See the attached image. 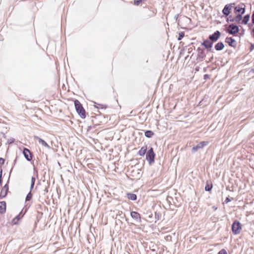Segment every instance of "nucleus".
<instances>
[{
  "label": "nucleus",
  "instance_id": "ddd939ff",
  "mask_svg": "<svg viewBox=\"0 0 254 254\" xmlns=\"http://www.w3.org/2000/svg\"><path fill=\"white\" fill-rule=\"evenodd\" d=\"M32 196H33V194H32V192H31V191H30L28 193V194H27V195L26 196L25 202V205L24 206H30V205H31L30 201L32 198Z\"/></svg>",
  "mask_w": 254,
  "mask_h": 254
},
{
  "label": "nucleus",
  "instance_id": "a18cd8bd",
  "mask_svg": "<svg viewBox=\"0 0 254 254\" xmlns=\"http://www.w3.org/2000/svg\"><path fill=\"white\" fill-rule=\"evenodd\" d=\"M253 25V23L252 24H249V28H251V27Z\"/></svg>",
  "mask_w": 254,
  "mask_h": 254
},
{
  "label": "nucleus",
  "instance_id": "cd10ccee",
  "mask_svg": "<svg viewBox=\"0 0 254 254\" xmlns=\"http://www.w3.org/2000/svg\"><path fill=\"white\" fill-rule=\"evenodd\" d=\"M218 254H227V253L225 249H222L219 252Z\"/></svg>",
  "mask_w": 254,
  "mask_h": 254
},
{
  "label": "nucleus",
  "instance_id": "412c9836",
  "mask_svg": "<svg viewBox=\"0 0 254 254\" xmlns=\"http://www.w3.org/2000/svg\"><path fill=\"white\" fill-rule=\"evenodd\" d=\"M154 132L150 130H146L144 132L145 136L147 138H151L154 135Z\"/></svg>",
  "mask_w": 254,
  "mask_h": 254
},
{
  "label": "nucleus",
  "instance_id": "f3484780",
  "mask_svg": "<svg viewBox=\"0 0 254 254\" xmlns=\"http://www.w3.org/2000/svg\"><path fill=\"white\" fill-rule=\"evenodd\" d=\"M147 145H144L142 146L140 149L138 151V154L139 155L141 156H144L145 154H146L147 151Z\"/></svg>",
  "mask_w": 254,
  "mask_h": 254
},
{
  "label": "nucleus",
  "instance_id": "e433bc0d",
  "mask_svg": "<svg viewBox=\"0 0 254 254\" xmlns=\"http://www.w3.org/2000/svg\"><path fill=\"white\" fill-rule=\"evenodd\" d=\"M254 49V44H252L250 47V50L252 51Z\"/></svg>",
  "mask_w": 254,
  "mask_h": 254
},
{
  "label": "nucleus",
  "instance_id": "a878e982",
  "mask_svg": "<svg viewBox=\"0 0 254 254\" xmlns=\"http://www.w3.org/2000/svg\"><path fill=\"white\" fill-rule=\"evenodd\" d=\"M227 17L226 21L227 22H234V17H233L232 15H230V14Z\"/></svg>",
  "mask_w": 254,
  "mask_h": 254
},
{
  "label": "nucleus",
  "instance_id": "72a5a7b5",
  "mask_svg": "<svg viewBox=\"0 0 254 254\" xmlns=\"http://www.w3.org/2000/svg\"><path fill=\"white\" fill-rule=\"evenodd\" d=\"M5 160L1 157H0V166L3 165L4 163Z\"/></svg>",
  "mask_w": 254,
  "mask_h": 254
},
{
  "label": "nucleus",
  "instance_id": "1a4fd4ad",
  "mask_svg": "<svg viewBox=\"0 0 254 254\" xmlns=\"http://www.w3.org/2000/svg\"><path fill=\"white\" fill-rule=\"evenodd\" d=\"M197 58L196 60L198 62H202L204 59L205 57H206V55L205 54L204 50L202 49H201L200 47H198L197 49Z\"/></svg>",
  "mask_w": 254,
  "mask_h": 254
},
{
  "label": "nucleus",
  "instance_id": "09e8293b",
  "mask_svg": "<svg viewBox=\"0 0 254 254\" xmlns=\"http://www.w3.org/2000/svg\"><path fill=\"white\" fill-rule=\"evenodd\" d=\"M91 128V126L88 127L87 130L89 131Z\"/></svg>",
  "mask_w": 254,
  "mask_h": 254
},
{
  "label": "nucleus",
  "instance_id": "f704fd0d",
  "mask_svg": "<svg viewBox=\"0 0 254 254\" xmlns=\"http://www.w3.org/2000/svg\"><path fill=\"white\" fill-rule=\"evenodd\" d=\"M0 205H1V206H6V202L4 201H0Z\"/></svg>",
  "mask_w": 254,
  "mask_h": 254
},
{
  "label": "nucleus",
  "instance_id": "bb28decb",
  "mask_svg": "<svg viewBox=\"0 0 254 254\" xmlns=\"http://www.w3.org/2000/svg\"><path fill=\"white\" fill-rule=\"evenodd\" d=\"M143 0H134L133 3L135 5H138Z\"/></svg>",
  "mask_w": 254,
  "mask_h": 254
},
{
  "label": "nucleus",
  "instance_id": "603ef678",
  "mask_svg": "<svg viewBox=\"0 0 254 254\" xmlns=\"http://www.w3.org/2000/svg\"><path fill=\"white\" fill-rule=\"evenodd\" d=\"M11 172H12V169L10 170V174L11 173Z\"/></svg>",
  "mask_w": 254,
  "mask_h": 254
},
{
  "label": "nucleus",
  "instance_id": "dca6fc26",
  "mask_svg": "<svg viewBox=\"0 0 254 254\" xmlns=\"http://www.w3.org/2000/svg\"><path fill=\"white\" fill-rule=\"evenodd\" d=\"M224 47L223 43L220 41L215 45L214 48L216 51H221L224 49Z\"/></svg>",
  "mask_w": 254,
  "mask_h": 254
},
{
  "label": "nucleus",
  "instance_id": "20e7f679",
  "mask_svg": "<svg viewBox=\"0 0 254 254\" xmlns=\"http://www.w3.org/2000/svg\"><path fill=\"white\" fill-rule=\"evenodd\" d=\"M232 230L234 234H239L242 230V225L239 222L235 221L232 226Z\"/></svg>",
  "mask_w": 254,
  "mask_h": 254
},
{
  "label": "nucleus",
  "instance_id": "f257e3e1",
  "mask_svg": "<svg viewBox=\"0 0 254 254\" xmlns=\"http://www.w3.org/2000/svg\"><path fill=\"white\" fill-rule=\"evenodd\" d=\"M74 106L75 110L79 115V116L82 119H84L86 118V112L84 109L83 108L82 105L80 103V102L78 100H75L74 101Z\"/></svg>",
  "mask_w": 254,
  "mask_h": 254
},
{
  "label": "nucleus",
  "instance_id": "7ed1b4c3",
  "mask_svg": "<svg viewBox=\"0 0 254 254\" xmlns=\"http://www.w3.org/2000/svg\"><path fill=\"white\" fill-rule=\"evenodd\" d=\"M240 31L239 26L235 23H231L229 25V27L226 28V31L229 34L233 36L236 35Z\"/></svg>",
  "mask_w": 254,
  "mask_h": 254
},
{
  "label": "nucleus",
  "instance_id": "473e14b6",
  "mask_svg": "<svg viewBox=\"0 0 254 254\" xmlns=\"http://www.w3.org/2000/svg\"><path fill=\"white\" fill-rule=\"evenodd\" d=\"M35 181H36V178L34 177H32L31 180V184H32V185L33 184L35 185Z\"/></svg>",
  "mask_w": 254,
  "mask_h": 254
},
{
  "label": "nucleus",
  "instance_id": "c9c22d12",
  "mask_svg": "<svg viewBox=\"0 0 254 254\" xmlns=\"http://www.w3.org/2000/svg\"><path fill=\"white\" fill-rule=\"evenodd\" d=\"M252 22L253 24H254V11L253 12L252 15Z\"/></svg>",
  "mask_w": 254,
  "mask_h": 254
},
{
  "label": "nucleus",
  "instance_id": "4be33fe9",
  "mask_svg": "<svg viewBox=\"0 0 254 254\" xmlns=\"http://www.w3.org/2000/svg\"><path fill=\"white\" fill-rule=\"evenodd\" d=\"M130 215L133 218L136 220L140 219V214L136 212L132 211L130 213Z\"/></svg>",
  "mask_w": 254,
  "mask_h": 254
},
{
  "label": "nucleus",
  "instance_id": "b1692460",
  "mask_svg": "<svg viewBox=\"0 0 254 254\" xmlns=\"http://www.w3.org/2000/svg\"><path fill=\"white\" fill-rule=\"evenodd\" d=\"M7 191H4V189H2L0 192V196L2 198L5 197L7 195Z\"/></svg>",
  "mask_w": 254,
  "mask_h": 254
},
{
  "label": "nucleus",
  "instance_id": "393cba45",
  "mask_svg": "<svg viewBox=\"0 0 254 254\" xmlns=\"http://www.w3.org/2000/svg\"><path fill=\"white\" fill-rule=\"evenodd\" d=\"M185 36V32H181L179 33V36L178 37V40L180 41L181 40L183 37Z\"/></svg>",
  "mask_w": 254,
  "mask_h": 254
},
{
  "label": "nucleus",
  "instance_id": "de8ad7c7",
  "mask_svg": "<svg viewBox=\"0 0 254 254\" xmlns=\"http://www.w3.org/2000/svg\"><path fill=\"white\" fill-rule=\"evenodd\" d=\"M207 76H208V75H207V74H205V75H204V79H205L206 78H207Z\"/></svg>",
  "mask_w": 254,
  "mask_h": 254
},
{
  "label": "nucleus",
  "instance_id": "4468645a",
  "mask_svg": "<svg viewBox=\"0 0 254 254\" xmlns=\"http://www.w3.org/2000/svg\"><path fill=\"white\" fill-rule=\"evenodd\" d=\"M35 138L39 142V143L41 144H42L43 146L47 147L48 149L50 148V146L48 144V143L43 139L41 138L40 137L35 136Z\"/></svg>",
  "mask_w": 254,
  "mask_h": 254
},
{
  "label": "nucleus",
  "instance_id": "2f4dec72",
  "mask_svg": "<svg viewBox=\"0 0 254 254\" xmlns=\"http://www.w3.org/2000/svg\"><path fill=\"white\" fill-rule=\"evenodd\" d=\"M14 141H15V139L14 138H11L10 139H8L7 140V142L8 144H11V143H13L14 142Z\"/></svg>",
  "mask_w": 254,
  "mask_h": 254
},
{
  "label": "nucleus",
  "instance_id": "7c9ffc66",
  "mask_svg": "<svg viewBox=\"0 0 254 254\" xmlns=\"http://www.w3.org/2000/svg\"><path fill=\"white\" fill-rule=\"evenodd\" d=\"M231 201V199L229 197H227L224 201V202L223 203V204L227 203L228 202H230Z\"/></svg>",
  "mask_w": 254,
  "mask_h": 254
},
{
  "label": "nucleus",
  "instance_id": "6e6552de",
  "mask_svg": "<svg viewBox=\"0 0 254 254\" xmlns=\"http://www.w3.org/2000/svg\"><path fill=\"white\" fill-rule=\"evenodd\" d=\"M213 43L208 38V39L203 40L201 43V45L203 46L207 51L211 52Z\"/></svg>",
  "mask_w": 254,
  "mask_h": 254
},
{
  "label": "nucleus",
  "instance_id": "ea45409f",
  "mask_svg": "<svg viewBox=\"0 0 254 254\" xmlns=\"http://www.w3.org/2000/svg\"><path fill=\"white\" fill-rule=\"evenodd\" d=\"M34 184H31V185H30V191H31V190L33 189L34 188Z\"/></svg>",
  "mask_w": 254,
  "mask_h": 254
},
{
  "label": "nucleus",
  "instance_id": "6ab92c4d",
  "mask_svg": "<svg viewBox=\"0 0 254 254\" xmlns=\"http://www.w3.org/2000/svg\"><path fill=\"white\" fill-rule=\"evenodd\" d=\"M243 14L237 13L236 15L234 17V21L237 23H240L242 21Z\"/></svg>",
  "mask_w": 254,
  "mask_h": 254
},
{
  "label": "nucleus",
  "instance_id": "58836bf2",
  "mask_svg": "<svg viewBox=\"0 0 254 254\" xmlns=\"http://www.w3.org/2000/svg\"><path fill=\"white\" fill-rule=\"evenodd\" d=\"M251 34H252L253 37L254 38V27L253 28V30L252 31Z\"/></svg>",
  "mask_w": 254,
  "mask_h": 254
},
{
  "label": "nucleus",
  "instance_id": "c756f323",
  "mask_svg": "<svg viewBox=\"0 0 254 254\" xmlns=\"http://www.w3.org/2000/svg\"><path fill=\"white\" fill-rule=\"evenodd\" d=\"M2 189H4V190L5 191H8V185L7 184H6Z\"/></svg>",
  "mask_w": 254,
  "mask_h": 254
},
{
  "label": "nucleus",
  "instance_id": "c85d7f7f",
  "mask_svg": "<svg viewBox=\"0 0 254 254\" xmlns=\"http://www.w3.org/2000/svg\"><path fill=\"white\" fill-rule=\"evenodd\" d=\"M6 211V207H0V213H3Z\"/></svg>",
  "mask_w": 254,
  "mask_h": 254
},
{
  "label": "nucleus",
  "instance_id": "8fccbe9b",
  "mask_svg": "<svg viewBox=\"0 0 254 254\" xmlns=\"http://www.w3.org/2000/svg\"><path fill=\"white\" fill-rule=\"evenodd\" d=\"M198 69H199V67H196V68H195V70H196V71H198Z\"/></svg>",
  "mask_w": 254,
  "mask_h": 254
},
{
  "label": "nucleus",
  "instance_id": "0eeeda50",
  "mask_svg": "<svg viewBox=\"0 0 254 254\" xmlns=\"http://www.w3.org/2000/svg\"><path fill=\"white\" fill-rule=\"evenodd\" d=\"M235 3H231L226 4L222 10V13L225 16H228L230 14Z\"/></svg>",
  "mask_w": 254,
  "mask_h": 254
},
{
  "label": "nucleus",
  "instance_id": "2eb2a0df",
  "mask_svg": "<svg viewBox=\"0 0 254 254\" xmlns=\"http://www.w3.org/2000/svg\"><path fill=\"white\" fill-rule=\"evenodd\" d=\"M26 210L25 211L24 214H23L22 215L21 214L22 213V211L18 215L16 216L12 221V223L14 225H16L18 223L19 220L23 217L24 214L25 213Z\"/></svg>",
  "mask_w": 254,
  "mask_h": 254
},
{
  "label": "nucleus",
  "instance_id": "5701e85b",
  "mask_svg": "<svg viewBox=\"0 0 254 254\" xmlns=\"http://www.w3.org/2000/svg\"><path fill=\"white\" fill-rule=\"evenodd\" d=\"M127 196L128 199L132 200H135L137 198L136 195L134 193H127Z\"/></svg>",
  "mask_w": 254,
  "mask_h": 254
},
{
  "label": "nucleus",
  "instance_id": "49530a36",
  "mask_svg": "<svg viewBox=\"0 0 254 254\" xmlns=\"http://www.w3.org/2000/svg\"><path fill=\"white\" fill-rule=\"evenodd\" d=\"M207 76H208V75H207V74H205V75H204V79H205L206 78H207Z\"/></svg>",
  "mask_w": 254,
  "mask_h": 254
},
{
  "label": "nucleus",
  "instance_id": "a19ab883",
  "mask_svg": "<svg viewBox=\"0 0 254 254\" xmlns=\"http://www.w3.org/2000/svg\"><path fill=\"white\" fill-rule=\"evenodd\" d=\"M249 73H254V68H252L250 71H249Z\"/></svg>",
  "mask_w": 254,
  "mask_h": 254
},
{
  "label": "nucleus",
  "instance_id": "a211bd4d",
  "mask_svg": "<svg viewBox=\"0 0 254 254\" xmlns=\"http://www.w3.org/2000/svg\"><path fill=\"white\" fill-rule=\"evenodd\" d=\"M250 18V14H248L245 15L244 17H243L242 21L241 22V23L243 25H246L248 24Z\"/></svg>",
  "mask_w": 254,
  "mask_h": 254
},
{
  "label": "nucleus",
  "instance_id": "9b49d317",
  "mask_svg": "<svg viewBox=\"0 0 254 254\" xmlns=\"http://www.w3.org/2000/svg\"><path fill=\"white\" fill-rule=\"evenodd\" d=\"M23 154L25 158L28 161H30L32 160L33 155L32 152L27 148H24L23 151Z\"/></svg>",
  "mask_w": 254,
  "mask_h": 254
},
{
  "label": "nucleus",
  "instance_id": "79ce46f5",
  "mask_svg": "<svg viewBox=\"0 0 254 254\" xmlns=\"http://www.w3.org/2000/svg\"><path fill=\"white\" fill-rule=\"evenodd\" d=\"M192 51V48H190L188 49V53H190Z\"/></svg>",
  "mask_w": 254,
  "mask_h": 254
},
{
  "label": "nucleus",
  "instance_id": "37998d69",
  "mask_svg": "<svg viewBox=\"0 0 254 254\" xmlns=\"http://www.w3.org/2000/svg\"><path fill=\"white\" fill-rule=\"evenodd\" d=\"M98 105L99 106H101V108H106V106H105L104 107H103V105H101V104H98Z\"/></svg>",
  "mask_w": 254,
  "mask_h": 254
},
{
  "label": "nucleus",
  "instance_id": "9d476101",
  "mask_svg": "<svg viewBox=\"0 0 254 254\" xmlns=\"http://www.w3.org/2000/svg\"><path fill=\"white\" fill-rule=\"evenodd\" d=\"M221 37V32L217 30L213 34H210L208 36V38L212 41L213 43L216 42Z\"/></svg>",
  "mask_w": 254,
  "mask_h": 254
},
{
  "label": "nucleus",
  "instance_id": "f8f14e48",
  "mask_svg": "<svg viewBox=\"0 0 254 254\" xmlns=\"http://www.w3.org/2000/svg\"><path fill=\"white\" fill-rule=\"evenodd\" d=\"M225 42L231 47L236 48L237 46V43L236 41L231 37H226Z\"/></svg>",
  "mask_w": 254,
  "mask_h": 254
},
{
  "label": "nucleus",
  "instance_id": "f03ea898",
  "mask_svg": "<svg viewBox=\"0 0 254 254\" xmlns=\"http://www.w3.org/2000/svg\"><path fill=\"white\" fill-rule=\"evenodd\" d=\"M155 156L156 154L154 151L153 148L150 147L146 154V159L150 165H151L154 163Z\"/></svg>",
  "mask_w": 254,
  "mask_h": 254
},
{
  "label": "nucleus",
  "instance_id": "aec40b11",
  "mask_svg": "<svg viewBox=\"0 0 254 254\" xmlns=\"http://www.w3.org/2000/svg\"><path fill=\"white\" fill-rule=\"evenodd\" d=\"M213 186L212 183L210 182L207 181L206 182V185L205 186V190L207 191H210L212 189Z\"/></svg>",
  "mask_w": 254,
  "mask_h": 254
},
{
  "label": "nucleus",
  "instance_id": "3c124183",
  "mask_svg": "<svg viewBox=\"0 0 254 254\" xmlns=\"http://www.w3.org/2000/svg\"><path fill=\"white\" fill-rule=\"evenodd\" d=\"M3 136H4V137H5V134H3Z\"/></svg>",
  "mask_w": 254,
  "mask_h": 254
},
{
  "label": "nucleus",
  "instance_id": "c03bdc74",
  "mask_svg": "<svg viewBox=\"0 0 254 254\" xmlns=\"http://www.w3.org/2000/svg\"><path fill=\"white\" fill-rule=\"evenodd\" d=\"M2 179L0 178V186L1 185Z\"/></svg>",
  "mask_w": 254,
  "mask_h": 254
},
{
  "label": "nucleus",
  "instance_id": "39448f33",
  "mask_svg": "<svg viewBox=\"0 0 254 254\" xmlns=\"http://www.w3.org/2000/svg\"><path fill=\"white\" fill-rule=\"evenodd\" d=\"M246 11V5L243 3H241L239 4L234 7V12L235 14H244Z\"/></svg>",
  "mask_w": 254,
  "mask_h": 254
},
{
  "label": "nucleus",
  "instance_id": "423d86ee",
  "mask_svg": "<svg viewBox=\"0 0 254 254\" xmlns=\"http://www.w3.org/2000/svg\"><path fill=\"white\" fill-rule=\"evenodd\" d=\"M208 141H201L198 143L196 145L194 146L191 148V153L194 154L196 153L198 149H202L205 146H206L208 144Z\"/></svg>",
  "mask_w": 254,
  "mask_h": 254
},
{
  "label": "nucleus",
  "instance_id": "4c0bfd02",
  "mask_svg": "<svg viewBox=\"0 0 254 254\" xmlns=\"http://www.w3.org/2000/svg\"><path fill=\"white\" fill-rule=\"evenodd\" d=\"M2 169L1 168L0 169V178H2Z\"/></svg>",
  "mask_w": 254,
  "mask_h": 254
},
{
  "label": "nucleus",
  "instance_id": "864d4df0",
  "mask_svg": "<svg viewBox=\"0 0 254 254\" xmlns=\"http://www.w3.org/2000/svg\"><path fill=\"white\" fill-rule=\"evenodd\" d=\"M0 206H1V205H0Z\"/></svg>",
  "mask_w": 254,
  "mask_h": 254
}]
</instances>
